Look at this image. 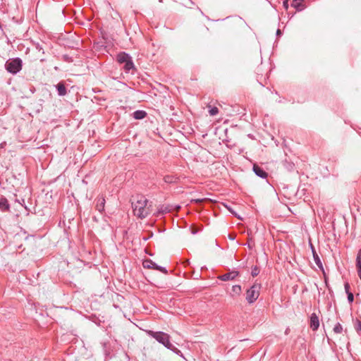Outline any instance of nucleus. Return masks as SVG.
I'll return each instance as SVG.
<instances>
[{"instance_id": "obj_11", "label": "nucleus", "mask_w": 361, "mask_h": 361, "mask_svg": "<svg viewBox=\"0 0 361 361\" xmlns=\"http://www.w3.org/2000/svg\"><path fill=\"white\" fill-rule=\"evenodd\" d=\"M10 209V204L8 200L4 197H0V210L2 212H7Z\"/></svg>"}, {"instance_id": "obj_24", "label": "nucleus", "mask_w": 361, "mask_h": 361, "mask_svg": "<svg viewBox=\"0 0 361 361\" xmlns=\"http://www.w3.org/2000/svg\"><path fill=\"white\" fill-rule=\"evenodd\" d=\"M164 179V181L166 183H172V182H173V177L169 176H165Z\"/></svg>"}, {"instance_id": "obj_4", "label": "nucleus", "mask_w": 361, "mask_h": 361, "mask_svg": "<svg viewBox=\"0 0 361 361\" xmlns=\"http://www.w3.org/2000/svg\"><path fill=\"white\" fill-rule=\"evenodd\" d=\"M260 288V284L255 283L247 290L246 300L249 303H253L257 300L259 295Z\"/></svg>"}, {"instance_id": "obj_14", "label": "nucleus", "mask_w": 361, "mask_h": 361, "mask_svg": "<svg viewBox=\"0 0 361 361\" xmlns=\"http://www.w3.org/2000/svg\"><path fill=\"white\" fill-rule=\"evenodd\" d=\"M345 291L348 295V300L349 303H352L354 300V295L352 292L350 291V284L348 282H345L344 284Z\"/></svg>"}, {"instance_id": "obj_23", "label": "nucleus", "mask_w": 361, "mask_h": 361, "mask_svg": "<svg viewBox=\"0 0 361 361\" xmlns=\"http://www.w3.org/2000/svg\"><path fill=\"white\" fill-rule=\"evenodd\" d=\"M259 274V269L258 267L255 266L252 269L251 274L253 277L257 276Z\"/></svg>"}, {"instance_id": "obj_7", "label": "nucleus", "mask_w": 361, "mask_h": 361, "mask_svg": "<svg viewBox=\"0 0 361 361\" xmlns=\"http://www.w3.org/2000/svg\"><path fill=\"white\" fill-rule=\"evenodd\" d=\"M105 202L106 200L103 195L99 196L95 199L96 209L98 210L100 213H102L104 211Z\"/></svg>"}, {"instance_id": "obj_13", "label": "nucleus", "mask_w": 361, "mask_h": 361, "mask_svg": "<svg viewBox=\"0 0 361 361\" xmlns=\"http://www.w3.org/2000/svg\"><path fill=\"white\" fill-rule=\"evenodd\" d=\"M292 6L298 11H301L305 8L304 0H293Z\"/></svg>"}, {"instance_id": "obj_27", "label": "nucleus", "mask_w": 361, "mask_h": 361, "mask_svg": "<svg viewBox=\"0 0 361 361\" xmlns=\"http://www.w3.org/2000/svg\"><path fill=\"white\" fill-rule=\"evenodd\" d=\"M193 201H195V202H202V200H200V199H198V200H194Z\"/></svg>"}, {"instance_id": "obj_18", "label": "nucleus", "mask_w": 361, "mask_h": 361, "mask_svg": "<svg viewBox=\"0 0 361 361\" xmlns=\"http://www.w3.org/2000/svg\"><path fill=\"white\" fill-rule=\"evenodd\" d=\"M354 328L357 333L361 336V319H356L354 324Z\"/></svg>"}, {"instance_id": "obj_19", "label": "nucleus", "mask_w": 361, "mask_h": 361, "mask_svg": "<svg viewBox=\"0 0 361 361\" xmlns=\"http://www.w3.org/2000/svg\"><path fill=\"white\" fill-rule=\"evenodd\" d=\"M232 292L233 295H240L242 292L241 286L239 285L233 286Z\"/></svg>"}, {"instance_id": "obj_15", "label": "nucleus", "mask_w": 361, "mask_h": 361, "mask_svg": "<svg viewBox=\"0 0 361 361\" xmlns=\"http://www.w3.org/2000/svg\"><path fill=\"white\" fill-rule=\"evenodd\" d=\"M123 69L126 73H129L130 71L135 69V65H134V63H133L132 59H130V60H128L126 62H124Z\"/></svg>"}, {"instance_id": "obj_12", "label": "nucleus", "mask_w": 361, "mask_h": 361, "mask_svg": "<svg viewBox=\"0 0 361 361\" xmlns=\"http://www.w3.org/2000/svg\"><path fill=\"white\" fill-rule=\"evenodd\" d=\"M311 247H312V250L313 258H314V261L315 264L318 266V267L322 271H324V268H323L322 262L319 255L316 252V251H315L314 248L313 247L312 245H311Z\"/></svg>"}, {"instance_id": "obj_5", "label": "nucleus", "mask_w": 361, "mask_h": 361, "mask_svg": "<svg viewBox=\"0 0 361 361\" xmlns=\"http://www.w3.org/2000/svg\"><path fill=\"white\" fill-rule=\"evenodd\" d=\"M142 266L145 269H153L155 270H158L164 274H167V270L166 268L157 265L150 259H145L142 262Z\"/></svg>"}, {"instance_id": "obj_2", "label": "nucleus", "mask_w": 361, "mask_h": 361, "mask_svg": "<svg viewBox=\"0 0 361 361\" xmlns=\"http://www.w3.org/2000/svg\"><path fill=\"white\" fill-rule=\"evenodd\" d=\"M148 200L140 196L136 202L133 204V213L140 219H144L149 214V208L147 207Z\"/></svg>"}, {"instance_id": "obj_20", "label": "nucleus", "mask_w": 361, "mask_h": 361, "mask_svg": "<svg viewBox=\"0 0 361 361\" xmlns=\"http://www.w3.org/2000/svg\"><path fill=\"white\" fill-rule=\"evenodd\" d=\"M207 108L209 109V114L210 116H216L219 113V109L216 106L208 105Z\"/></svg>"}, {"instance_id": "obj_1", "label": "nucleus", "mask_w": 361, "mask_h": 361, "mask_svg": "<svg viewBox=\"0 0 361 361\" xmlns=\"http://www.w3.org/2000/svg\"><path fill=\"white\" fill-rule=\"evenodd\" d=\"M147 334L154 338L159 343L162 344L167 349L171 350L176 354L180 353V350L175 347L170 341V336L163 331H154L152 330L147 331Z\"/></svg>"}, {"instance_id": "obj_16", "label": "nucleus", "mask_w": 361, "mask_h": 361, "mask_svg": "<svg viewBox=\"0 0 361 361\" xmlns=\"http://www.w3.org/2000/svg\"><path fill=\"white\" fill-rule=\"evenodd\" d=\"M56 89L59 96H64L66 94V87L63 82H61L56 85Z\"/></svg>"}, {"instance_id": "obj_8", "label": "nucleus", "mask_w": 361, "mask_h": 361, "mask_svg": "<svg viewBox=\"0 0 361 361\" xmlns=\"http://www.w3.org/2000/svg\"><path fill=\"white\" fill-rule=\"evenodd\" d=\"M310 326L313 331L317 330L319 326V318L315 313H312L310 316Z\"/></svg>"}, {"instance_id": "obj_21", "label": "nucleus", "mask_w": 361, "mask_h": 361, "mask_svg": "<svg viewBox=\"0 0 361 361\" xmlns=\"http://www.w3.org/2000/svg\"><path fill=\"white\" fill-rule=\"evenodd\" d=\"M356 267L358 270H361V250H360L356 257Z\"/></svg>"}, {"instance_id": "obj_22", "label": "nucleus", "mask_w": 361, "mask_h": 361, "mask_svg": "<svg viewBox=\"0 0 361 361\" xmlns=\"http://www.w3.org/2000/svg\"><path fill=\"white\" fill-rule=\"evenodd\" d=\"M343 331V326L340 323H337L334 327V332L341 334Z\"/></svg>"}, {"instance_id": "obj_25", "label": "nucleus", "mask_w": 361, "mask_h": 361, "mask_svg": "<svg viewBox=\"0 0 361 361\" xmlns=\"http://www.w3.org/2000/svg\"><path fill=\"white\" fill-rule=\"evenodd\" d=\"M159 212H161V213H164V212H169V209L165 207L164 209H163V207H161V208L159 209Z\"/></svg>"}, {"instance_id": "obj_26", "label": "nucleus", "mask_w": 361, "mask_h": 361, "mask_svg": "<svg viewBox=\"0 0 361 361\" xmlns=\"http://www.w3.org/2000/svg\"><path fill=\"white\" fill-rule=\"evenodd\" d=\"M357 273H358V276H359V277H360V279L361 280V270H358Z\"/></svg>"}, {"instance_id": "obj_3", "label": "nucleus", "mask_w": 361, "mask_h": 361, "mask_svg": "<svg viewBox=\"0 0 361 361\" xmlns=\"http://www.w3.org/2000/svg\"><path fill=\"white\" fill-rule=\"evenodd\" d=\"M22 67L23 61L20 58L9 59L5 63L6 70L13 75L20 72Z\"/></svg>"}, {"instance_id": "obj_6", "label": "nucleus", "mask_w": 361, "mask_h": 361, "mask_svg": "<svg viewBox=\"0 0 361 361\" xmlns=\"http://www.w3.org/2000/svg\"><path fill=\"white\" fill-rule=\"evenodd\" d=\"M239 276V272L237 271H231L228 273H226L223 275H220L218 276V279L223 281H233L237 276Z\"/></svg>"}, {"instance_id": "obj_10", "label": "nucleus", "mask_w": 361, "mask_h": 361, "mask_svg": "<svg viewBox=\"0 0 361 361\" xmlns=\"http://www.w3.org/2000/svg\"><path fill=\"white\" fill-rule=\"evenodd\" d=\"M130 59H132V57L126 52H121L116 56V60L121 64L124 63V62H126Z\"/></svg>"}, {"instance_id": "obj_9", "label": "nucleus", "mask_w": 361, "mask_h": 361, "mask_svg": "<svg viewBox=\"0 0 361 361\" xmlns=\"http://www.w3.org/2000/svg\"><path fill=\"white\" fill-rule=\"evenodd\" d=\"M253 171L257 176L262 178H266L268 176V173L262 167L256 164L253 165Z\"/></svg>"}, {"instance_id": "obj_17", "label": "nucleus", "mask_w": 361, "mask_h": 361, "mask_svg": "<svg viewBox=\"0 0 361 361\" xmlns=\"http://www.w3.org/2000/svg\"><path fill=\"white\" fill-rule=\"evenodd\" d=\"M147 116V113L145 111L137 110L133 113V117L135 119H143Z\"/></svg>"}, {"instance_id": "obj_28", "label": "nucleus", "mask_w": 361, "mask_h": 361, "mask_svg": "<svg viewBox=\"0 0 361 361\" xmlns=\"http://www.w3.org/2000/svg\"><path fill=\"white\" fill-rule=\"evenodd\" d=\"M280 33V30H277V35H279Z\"/></svg>"}]
</instances>
